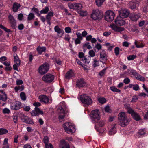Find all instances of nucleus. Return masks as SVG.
<instances>
[{"label":"nucleus","instance_id":"nucleus-5","mask_svg":"<svg viewBox=\"0 0 148 148\" xmlns=\"http://www.w3.org/2000/svg\"><path fill=\"white\" fill-rule=\"evenodd\" d=\"M79 99L81 102L87 105H89L92 103V100L89 96L85 94H83L80 96Z\"/></svg>","mask_w":148,"mask_h":148},{"label":"nucleus","instance_id":"nucleus-18","mask_svg":"<svg viewBox=\"0 0 148 148\" xmlns=\"http://www.w3.org/2000/svg\"><path fill=\"white\" fill-rule=\"evenodd\" d=\"M110 27L111 29L116 32H120L123 31L125 28L123 27H117L114 24H112L110 25Z\"/></svg>","mask_w":148,"mask_h":148},{"label":"nucleus","instance_id":"nucleus-61","mask_svg":"<svg viewBox=\"0 0 148 148\" xmlns=\"http://www.w3.org/2000/svg\"><path fill=\"white\" fill-rule=\"evenodd\" d=\"M76 34L77 37V38H80V39H82L83 38L82 36V34L79 32H76Z\"/></svg>","mask_w":148,"mask_h":148},{"label":"nucleus","instance_id":"nucleus-40","mask_svg":"<svg viewBox=\"0 0 148 148\" xmlns=\"http://www.w3.org/2000/svg\"><path fill=\"white\" fill-rule=\"evenodd\" d=\"M24 89L23 86L22 85L21 86H18L16 87L15 88V90L16 92H20L23 90Z\"/></svg>","mask_w":148,"mask_h":148},{"label":"nucleus","instance_id":"nucleus-37","mask_svg":"<svg viewBox=\"0 0 148 148\" xmlns=\"http://www.w3.org/2000/svg\"><path fill=\"white\" fill-rule=\"evenodd\" d=\"M99 61L97 60L96 58L93 59V61L92 62V65L94 67H95L99 66Z\"/></svg>","mask_w":148,"mask_h":148},{"label":"nucleus","instance_id":"nucleus-20","mask_svg":"<svg viewBox=\"0 0 148 148\" xmlns=\"http://www.w3.org/2000/svg\"><path fill=\"white\" fill-rule=\"evenodd\" d=\"M59 148H70L69 144L64 140H62L59 144Z\"/></svg>","mask_w":148,"mask_h":148},{"label":"nucleus","instance_id":"nucleus-56","mask_svg":"<svg viewBox=\"0 0 148 148\" xmlns=\"http://www.w3.org/2000/svg\"><path fill=\"white\" fill-rule=\"evenodd\" d=\"M78 57L81 59H84L85 56H84V54L82 52H79L78 53Z\"/></svg>","mask_w":148,"mask_h":148},{"label":"nucleus","instance_id":"nucleus-15","mask_svg":"<svg viewBox=\"0 0 148 148\" xmlns=\"http://www.w3.org/2000/svg\"><path fill=\"white\" fill-rule=\"evenodd\" d=\"M119 13L120 16L123 18L127 17L130 14L129 11L127 9H122Z\"/></svg>","mask_w":148,"mask_h":148},{"label":"nucleus","instance_id":"nucleus-29","mask_svg":"<svg viewBox=\"0 0 148 148\" xmlns=\"http://www.w3.org/2000/svg\"><path fill=\"white\" fill-rule=\"evenodd\" d=\"M116 132V129L114 125L112 126L111 129L109 131V134L110 135L114 134Z\"/></svg>","mask_w":148,"mask_h":148},{"label":"nucleus","instance_id":"nucleus-19","mask_svg":"<svg viewBox=\"0 0 148 148\" xmlns=\"http://www.w3.org/2000/svg\"><path fill=\"white\" fill-rule=\"evenodd\" d=\"M132 75L135 76L136 79L140 81H144L145 80L144 78L142 77L139 74L137 73L134 70L132 71Z\"/></svg>","mask_w":148,"mask_h":148},{"label":"nucleus","instance_id":"nucleus-52","mask_svg":"<svg viewBox=\"0 0 148 148\" xmlns=\"http://www.w3.org/2000/svg\"><path fill=\"white\" fill-rule=\"evenodd\" d=\"M65 32L67 33H69L71 32V30L69 27H66L64 29Z\"/></svg>","mask_w":148,"mask_h":148},{"label":"nucleus","instance_id":"nucleus-26","mask_svg":"<svg viewBox=\"0 0 148 148\" xmlns=\"http://www.w3.org/2000/svg\"><path fill=\"white\" fill-rule=\"evenodd\" d=\"M14 57L15 63L17 65L19 66L20 64V60L19 59L18 57L15 53H14Z\"/></svg>","mask_w":148,"mask_h":148},{"label":"nucleus","instance_id":"nucleus-45","mask_svg":"<svg viewBox=\"0 0 148 148\" xmlns=\"http://www.w3.org/2000/svg\"><path fill=\"white\" fill-rule=\"evenodd\" d=\"M88 54L89 55V56L90 57H94L95 54V52L93 50H90Z\"/></svg>","mask_w":148,"mask_h":148},{"label":"nucleus","instance_id":"nucleus-58","mask_svg":"<svg viewBox=\"0 0 148 148\" xmlns=\"http://www.w3.org/2000/svg\"><path fill=\"white\" fill-rule=\"evenodd\" d=\"M0 28L2 29H3L5 31H6L7 32H9L10 31V29H7L1 24H0Z\"/></svg>","mask_w":148,"mask_h":148},{"label":"nucleus","instance_id":"nucleus-46","mask_svg":"<svg viewBox=\"0 0 148 148\" xmlns=\"http://www.w3.org/2000/svg\"><path fill=\"white\" fill-rule=\"evenodd\" d=\"M130 7L132 9H135L136 8V4L135 3L130 2Z\"/></svg>","mask_w":148,"mask_h":148},{"label":"nucleus","instance_id":"nucleus-23","mask_svg":"<svg viewBox=\"0 0 148 148\" xmlns=\"http://www.w3.org/2000/svg\"><path fill=\"white\" fill-rule=\"evenodd\" d=\"M38 98L40 102H43L45 103H47L49 102V99L45 95L40 96Z\"/></svg>","mask_w":148,"mask_h":148},{"label":"nucleus","instance_id":"nucleus-43","mask_svg":"<svg viewBox=\"0 0 148 148\" xmlns=\"http://www.w3.org/2000/svg\"><path fill=\"white\" fill-rule=\"evenodd\" d=\"M99 102L102 104H103L106 102V99L104 97H100L98 99Z\"/></svg>","mask_w":148,"mask_h":148},{"label":"nucleus","instance_id":"nucleus-7","mask_svg":"<svg viewBox=\"0 0 148 148\" xmlns=\"http://www.w3.org/2000/svg\"><path fill=\"white\" fill-rule=\"evenodd\" d=\"M114 16L115 14L114 12L108 10L105 12V19L108 22H111L114 20Z\"/></svg>","mask_w":148,"mask_h":148},{"label":"nucleus","instance_id":"nucleus-48","mask_svg":"<svg viewBox=\"0 0 148 148\" xmlns=\"http://www.w3.org/2000/svg\"><path fill=\"white\" fill-rule=\"evenodd\" d=\"M84 48H87L89 49H92L91 46L89 44V43H86L83 45Z\"/></svg>","mask_w":148,"mask_h":148},{"label":"nucleus","instance_id":"nucleus-14","mask_svg":"<svg viewBox=\"0 0 148 148\" xmlns=\"http://www.w3.org/2000/svg\"><path fill=\"white\" fill-rule=\"evenodd\" d=\"M59 113V118L60 121L63 119L65 116L64 110L62 106H59L57 109Z\"/></svg>","mask_w":148,"mask_h":148},{"label":"nucleus","instance_id":"nucleus-1","mask_svg":"<svg viewBox=\"0 0 148 148\" xmlns=\"http://www.w3.org/2000/svg\"><path fill=\"white\" fill-rule=\"evenodd\" d=\"M118 116L119 120L121 126L125 127L128 124L129 122V120L124 112H121L119 113Z\"/></svg>","mask_w":148,"mask_h":148},{"label":"nucleus","instance_id":"nucleus-9","mask_svg":"<svg viewBox=\"0 0 148 148\" xmlns=\"http://www.w3.org/2000/svg\"><path fill=\"white\" fill-rule=\"evenodd\" d=\"M23 107V104L18 101H16L10 104V108L13 110H18Z\"/></svg>","mask_w":148,"mask_h":148},{"label":"nucleus","instance_id":"nucleus-38","mask_svg":"<svg viewBox=\"0 0 148 148\" xmlns=\"http://www.w3.org/2000/svg\"><path fill=\"white\" fill-rule=\"evenodd\" d=\"M8 139L6 138L5 139L3 143V148H9V146L8 145Z\"/></svg>","mask_w":148,"mask_h":148},{"label":"nucleus","instance_id":"nucleus-64","mask_svg":"<svg viewBox=\"0 0 148 148\" xmlns=\"http://www.w3.org/2000/svg\"><path fill=\"white\" fill-rule=\"evenodd\" d=\"M95 47L98 50H100L102 48V46L99 43H97L95 46Z\"/></svg>","mask_w":148,"mask_h":148},{"label":"nucleus","instance_id":"nucleus-22","mask_svg":"<svg viewBox=\"0 0 148 148\" xmlns=\"http://www.w3.org/2000/svg\"><path fill=\"white\" fill-rule=\"evenodd\" d=\"M86 85L84 80L83 79H78L77 82V86L79 87H81L84 86Z\"/></svg>","mask_w":148,"mask_h":148},{"label":"nucleus","instance_id":"nucleus-36","mask_svg":"<svg viewBox=\"0 0 148 148\" xmlns=\"http://www.w3.org/2000/svg\"><path fill=\"white\" fill-rule=\"evenodd\" d=\"M105 45L107 46L108 50L110 51H111L112 48L114 47V45L113 44H111L109 43H106Z\"/></svg>","mask_w":148,"mask_h":148},{"label":"nucleus","instance_id":"nucleus-55","mask_svg":"<svg viewBox=\"0 0 148 148\" xmlns=\"http://www.w3.org/2000/svg\"><path fill=\"white\" fill-rule=\"evenodd\" d=\"M134 44L136 47L138 48H142L144 46L143 44H141L139 45H138L137 44V42L136 40H135L134 42Z\"/></svg>","mask_w":148,"mask_h":148},{"label":"nucleus","instance_id":"nucleus-33","mask_svg":"<svg viewBox=\"0 0 148 148\" xmlns=\"http://www.w3.org/2000/svg\"><path fill=\"white\" fill-rule=\"evenodd\" d=\"M24 120L23 121L24 122L29 124H32L33 123L32 119L29 118L28 117L24 116Z\"/></svg>","mask_w":148,"mask_h":148},{"label":"nucleus","instance_id":"nucleus-34","mask_svg":"<svg viewBox=\"0 0 148 148\" xmlns=\"http://www.w3.org/2000/svg\"><path fill=\"white\" fill-rule=\"evenodd\" d=\"M44 91L47 92H52L53 91V88L52 87H49L45 88L44 90Z\"/></svg>","mask_w":148,"mask_h":148},{"label":"nucleus","instance_id":"nucleus-27","mask_svg":"<svg viewBox=\"0 0 148 148\" xmlns=\"http://www.w3.org/2000/svg\"><path fill=\"white\" fill-rule=\"evenodd\" d=\"M54 29L55 31L58 34H61L62 35H63L64 33L63 30L60 29L58 26H55Z\"/></svg>","mask_w":148,"mask_h":148},{"label":"nucleus","instance_id":"nucleus-60","mask_svg":"<svg viewBox=\"0 0 148 148\" xmlns=\"http://www.w3.org/2000/svg\"><path fill=\"white\" fill-rule=\"evenodd\" d=\"M125 107V108L127 109V111L129 113V110L130 109H132V108H130V105L129 104H125L124 105Z\"/></svg>","mask_w":148,"mask_h":148},{"label":"nucleus","instance_id":"nucleus-8","mask_svg":"<svg viewBox=\"0 0 148 148\" xmlns=\"http://www.w3.org/2000/svg\"><path fill=\"white\" fill-rule=\"evenodd\" d=\"M55 78L54 76L50 73H48L44 75L42 78V80L45 82L50 83L52 82Z\"/></svg>","mask_w":148,"mask_h":148},{"label":"nucleus","instance_id":"nucleus-16","mask_svg":"<svg viewBox=\"0 0 148 148\" xmlns=\"http://www.w3.org/2000/svg\"><path fill=\"white\" fill-rule=\"evenodd\" d=\"M123 18L120 16H118L115 21L116 25L118 26H123L124 25L125 23V22Z\"/></svg>","mask_w":148,"mask_h":148},{"label":"nucleus","instance_id":"nucleus-3","mask_svg":"<svg viewBox=\"0 0 148 148\" xmlns=\"http://www.w3.org/2000/svg\"><path fill=\"white\" fill-rule=\"evenodd\" d=\"M103 14L98 9L93 10L91 14L90 17L94 20H99L103 17Z\"/></svg>","mask_w":148,"mask_h":148},{"label":"nucleus","instance_id":"nucleus-17","mask_svg":"<svg viewBox=\"0 0 148 148\" xmlns=\"http://www.w3.org/2000/svg\"><path fill=\"white\" fill-rule=\"evenodd\" d=\"M75 75V73L74 71L71 69L69 70L66 73L65 75L66 79H69L72 78Z\"/></svg>","mask_w":148,"mask_h":148},{"label":"nucleus","instance_id":"nucleus-41","mask_svg":"<svg viewBox=\"0 0 148 148\" xmlns=\"http://www.w3.org/2000/svg\"><path fill=\"white\" fill-rule=\"evenodd\" d=\"M20 96L22 100L25 101L26 100L27 97L25 93H20Z\"/></svg>","mask_w":148,"mask_h":148},{"label":"nucleus","instance_id":"nucleus-62","mask_svg":"<svg viewBox=\"0 0 148 148\" xmlns=\"http://www.w3.org/2000/svg\"><path fill=\"white\" fill-rule=\"evenodd\" d=\"M105 110L106 112H110L111 110L108 106H106L105 108Z\"/></svg>","mask_w":148,"mask_h":148},{"label":"nucleus","instance_id":"nucleus-11","mask_svg":"<svg viewBox=\"0 0 148 148\" xmlns=\"http://www.w3.org/2000/svg\"><path fill=\"white\" fill-rule=\"evenodd\" d=\"M100 61L103 64H105L107 60V53L105 50H102L100 53Z\"/></svg>","mask_w":148,"mask_h":148},{"label":"nucleus","instance_id":"nucleus-4","mask_svg":"<svg viewBox=\"0 0 148 148\" xmlns=\"http://www.w3.org/2000/svg\"><path fill=\"white\" fill-rule=\"evenodd\" d=\"M49 68V64L47 62H45L39 67L38 72L40 75H42L47 72Z\"/></svg>","mask_w":148,"mask_h":148},{"label":"nucleus","instance_id":"nucleus-54","mask_svg":"<svg viewBox=\"0 0 148 148\" xmlns=\"http://www.w3.org/2000/svg\"><path fill=\"white\" fill-rule=\"evenodd\" d=\"M106 121L104 120H101L99 123V125L101 127L103 126L105 123Z\"/></svg>","mask_w":148,"mask_h":148},{"label":"nucleus","instance_id":"nucleus-51","mask_svg":"<svg viewBox=\"0 0 148 148\" xmlns=\"http://www.w3.org/2000/svg\"><path fill=\"white\" fill-rule=\"evenodd\" d=\"M8 132V131L5 129H0V135H3Z\"/></svg>","mask_w":148,"mask_h":148},{"label":"nucleus","instance_id":"nucleus-39","mask_svg":"<svg viewBox=\"0 0 148 148\" xmlns=\"http://www.w3.org/2000/svg\"><path fill=\"white\" fill-rule=\"evenodd\" d=\"M49 10V9L48 7L46 6L44 8H43L40 11V13L41 14H46L48 12Z\"/></svg>","mask_w":148,"mask_h":148},{"label":"nucleus","instance_id":"nucleus-6","mask_svg":"<svg viewBox=\"0 0 148 148\" xmlns=\"http://www.w3.org/2000/svg\"><path fill=\"white\" fill-rule=\"evenodd\" d=\"M91 119L92 122L95 123H97L100 119L99 110L96 109L92 112Z\"/></svg>","mask_w":148,"mask_h":148},{"label":"nucleus","instance_id":"nucleus-44","mask_svg":"<svg viewBox=\"0 0 148 148\" xmlns=\"http://www.w3.org/2000/svg\"><path fill=\"white\" fill-rule=\"evenodd\" d=\"M110 89L111 90L114 92H120V90L117 89L115 86H112L110 88Z\"/></svg>","mask_w":148,"mask_h":148},{"label":"nucleus","instance_id":"nucleus-12","mask_svg":"<svg viewBox=\"0 0 148 148\" xmlns=\"http://www.w3.org/2000/svg\"><path fill=\"white\" fill-rule=\"evenodd\" d=\"M31 114L32 116H36L39 115L40 114L43 115L44 113L38 107H35L34 109L31 112Z\"/></svg>","mask_w":148,"mask_h":148},{"label":"nucleus","instance_id":"nucleus-31","mask_svg":"<svg viewBox=\"0 0 148 148\" xmlns=\"http://www.w3.org/2000/svg\"><path fill=\"white\" fill-rule=\"evenodd\" d=\"M7 97L5 93H0V100L5 101L7 100Z\"/></svg>","mask_w":148,"mask_h":148},{"label":"nucleus","instance_id":"nucleus-57","mask_svg":"<svg viewBox=\"0 0 148 148\" xmlns=\"http://www.w3.org/2000/svg\"><path fill=\"white\" fill-rule=\"evenodd\" d=\"M130 79L127 77L125 78L123 80V82L125 84H128L130 82Z\"/></svg>","mask_w":148,"mask_h":148},{"label":"nucleus","instance_id":"nucleus-32","mask_svg":"<svg viewBox=\"0 0 148 148\" xmlns=\"http://www.w3.org/2000/svg\"><path fill=\"white\" fill-rule=\"evenodd\" d=\"M105 1V0H95V2L97 5L99 7L103 5Z\"/></svg>","mask_w":148,"mask_h":148},{"label":"nucleus","instance_id":"nucleus-2","mask_svg":"<svg viewBox=\"0 0 148 148\" xmlns=\"http://www.w3.org/2000/svg\"><path fill=\"white\" fill-rule=\"evenodd\" d=\"M65 131L68 134L73 133L75 131L74 124L70 122H66L63 125Z\"/></svg>","mask_w":148,"mask_h":148},{"label":"nucleus","instance_id":"nucleus-21","mask_svg":"<svg viewBox=\"0 0 148 148\" xmlns=\"http://www.w3.org/2000/svg\"><path fill=\"white\" fill-rule=\"evenodd\" d=\"M141 16V14L139 13L137 14H133L131 15L130 18L132 20L134 21H136Z\"/></svg>","mask_w":148,"mask_h":148},{"label":"nucleus","instance_id":"nucleus-24","mask_svg":"<svg viewBox=\"0 0 148 148\" xmlns=\"http://www.w3.org/2000/svg\"><path fill=\"white\" fill-rule=\"evenodd\" d=\"M46 50V48L43 46H39L36 48V50L39 54H41L43 52H45Z\"/></svg>","mask_w":148,"mask_h":148},{"label":"nucleus","instance_id":"nucleus-42","mask_svg":"<svg viewBox=\"0 0 148 148\" xmlns=\"http://www.w3.org/2000/svg\"><path fill=\"white\" fill-rule=\"evenodd\" d=\"M79 14L81 16H84L87 14V12L86 11H80L78 12Z\"/></svg>","mask_w":148,"mask_h":148},{"label":"nucleus","instance_id":"nucleus-47","mask_svg":"<svg viewBox=\"0 0 148 148\" xmlns=\"http://www.w3.org/2000/svg\"><path fill=\"white\" fill-rule=\"evenodd\" d=\"M146 131L145 129H140L139 130L138 133L139 135H143L146 134Z\"/></svg>","mask_w":148,"mask_h":148},{"label":"nucleus","instance_id":"nucleus-13","mask_svg":"<svg viewBox=\"0 0 148 148\" xmlns=\"http://www.w3.org/2000/svg\"><path fill=\"white\" fill-rule=\"evenodd\" d=\"M129 114H131L133 118L136 121H138L141 119V118L138 114L134 111L133 109H130L129 110Z\"/></svg>","mask_w":148,"mask_h":148},{"label":"nucleus","instance_id":"nucleus-49","mask_svg":"<svg viewBox=\"0 0 148 148\" xmlns=\"http://www.w3.org/2000/svg\"><path fill=\"white\" fill-rule=\"evenodd\" d=\"M136 57V55H130L127 57V59L129 60H131L134 59Z\"/></svg>","mask_w":148,"mask_h":148},{"label":"nucleus","instance_id":"nucleus-53","mask_svg":"<svg viewBox=\"0 0 148 148\" xmlns=\"http://www.w3.org/2000/svg\"><path fill=\"white\" fill-rule=\"evenodd\" d=\"M130 44V43L127 41H125L123 42L122 45L123 47L127 48L128 47Z\"/></svg>","mask_w":148,"mask_h":148},{"label":"nucleus","instance_id":"nucleus-25","mask_svg":"<svg viewBox=\"0 0 148 148\" xmlns=\"http://www.w3.org/2000/svg\"><path fill=\"white\" fill-rule=\"evenodd\" d=\"M21 5L20 4L15 2L13 4L12 9L14 12H16L18 11Z\"/></svg>","mask_w":148,"mask_h":148},{"label":"nucleus","instance_id":"nucleus-50","mask_svg":"<svg viewBox=\"0 0 148 148\" xmlns=\"http://www.w3.org/2000/svg\"><path fill=\"white\" fill-rule=\"evenodd\" d=\"M34 17V14L32 13H30L28 15L27 18L28 20H30L33 19Z\"/></svg>","mask_w":148,"mask_h":148},{"label":"nucleus","instance_id":"nucleus-63","mask_svg":"<svg viewBox=\"0 0 148 148\" xmlns=\"http://www.w3.org/2000/svg\"><path fill=\"white\" fill-rule=\"evenodd\" d=\"M44 143L45 145L48 144V138L47 136H45L43 139Z\"/></svg>","mask_w":148,"mask_h":148},{"label":"nucleus","instance_id":"nucleus-35","mask_svg":"<svg viewBox=\"0 0 148 148\" xmlns=\"http://www.w3.org/2000/svg\"><path fill=\"white\" fill-rule=\"evenodd\" d=\"M53 15L54 13L53 12L49 11L46 16V19L51 20V17Z\"/></svg>","mask_w":148,"mask_h":148},{"label":"nucleus","instance_id":"nucleus-59","mask_svg":"<svg viewBox=\"0 0 148 148\" xmlns=\"http://www.w3.org/2000/svg\"><path fill=\"white\" fill-rule=\"evenodd\" d=\"M3 112L5 114H9L10 112V111L9 109L5 108L3 110Z\"/></svg>","mask_w":148,"mask_h":148},{"label":"nucleus","instance_id":"nucleus-30","mask_svg":"<svg viewBox=\"0 0 148 148\" xmlns=\"http://www.w3.org/2000/svg\"><path fill=\"white\" fill-rule=\"evenodd\" d=\"M8 18L10 23L12 25L14 26L16 23V22L14 19L13 16H12L10 15L8 16Z\"/></svg>","mask_w":148,"mask_h":148},{"label":"nucleus","instance_id":"nucleus-10","mask_svg":"<svg viewBox=\"0 0 148 148\" xmlns=\"http://www.w3.org/2000/svg\"><path fill=\"white\" fill-rule=\"evenodd\" d=\"M68 6L70 9H73L76 10H80L82 7V4L79 3L73 4L69 3L68 4Z\"/></svg>","mask_w":148,"mask_h":148},{"label":"nucleus","instance_id":"nucleus-28","mask_svg":"<svg viewBox=\"0 0 148 148\" xmlns=\"http://www.w3.org/2000/svg\"><path fill=\"white\" fill-rule=\"evenodd\" d=\"M86 64H88L90 62L91 60V58L89 56H86L84 59H81Z\"/></svg>","mask_w":148,"mask_h":148}]
</instances>
